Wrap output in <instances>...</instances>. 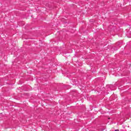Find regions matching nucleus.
Wrapping results in <instances>:
<instances>
[{
    "label": "nucleus",
    "instance_id": "obj_2",
    "mask_svg": "<svg viewBox=\"0 0 131 131\" xmlns=\"http://www.w3.org/2000/svg\"><path fill=\"white\" fill-rule=\"evenodd\" d=\"M120 131H125L124 129H120Z\"/></svg>",
    "mask_w": 131,
    "mask_h": 131
},
{
    "label": "nucleus",
    "instance_id": "obj_1",
    "mask_svg": "<svg viewBox=\"0 0 131 131\" xmlns=\"http://www.w3.org/2000/svg\"><path fill=\"white\" fill-rule=\"evenodd\" d=\"M115 131H119V129H115Z\"/></svg>",
    "mask_w": 131,
    "mask_h": 131
}]
</instances>
